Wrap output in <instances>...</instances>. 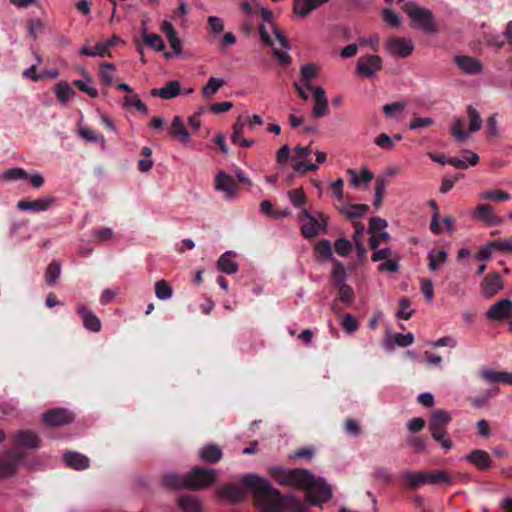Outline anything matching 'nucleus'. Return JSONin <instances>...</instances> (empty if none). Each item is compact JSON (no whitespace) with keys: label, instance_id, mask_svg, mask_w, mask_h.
Segmentation results:
<instances>
[{"label":"nucleus","instance_id":"nucleus-1","mask_svg":"<svg viewBox=\"0 0 512 512\" xmlns=\"http://www.w3.org/2000/svg\"><path fill=\"white\" fill-rule=\"evenodd\" d=\"M243 483L253 491V501L260 512H307L302 502L281 494L266 478L247 474Z\"/></svg>","mask_w":512,"mask_h":512},{"label":"nucleus","instance_id":"nucleus-2","mask_svg":"<svg viewBox=\"0 0 512 512\" xmlns=\"http://www.w3.org/2000/svg\"><path fill=\"white\" fill-rule=\"evenodd\" d=\"M269 474L281 485L305 490V502L310 505H319L329 501L332 497L330 485L323 478H316L308 470L271 467Z\"/></svg>","mask_w":512,"mask_h":512},{"label":"nucleus","instance_id":"nucleus-3","mask_svg":"<svg viewBox=\"0 0 512 512\" xmlns=\"http://www.w3.org/2000/svg\"><path fill=\"white\" fill-rule=\"evenodd\" d=\"M401 5L402 10L416 23L421 29L428 33H436L437 27L433 13L424 7H420L409 0H396Z\"/></svg>","mask_w":512,"mask_h":512},{"label":"nucleus","instance_id":"nucleus-4","mask_svg":"<svg viewBox=\"0 0 512 512\" xmlns=\"http://www.w3.org/2000/svg\"><path fill=\"white\" fill-rule=\"evenodd\" d=\"M406 485L410 489H417L419 486L423 484H452L453 480L450 474L447 471L439 470L434 473L426 472V471H417L412 472L406 470L402 474Z\"/></svg>","mask_w":512,"mask_h":512},{"label":"nucleus","instance_id":"nucleus-5","mask_svg":"<svg viewBox=\"0 0 512 512\" xmlns=\"http://www.w3.org/2000/svg\"><path fill=\"white\" fill-rule=\"evenodd\" d=\"M299 221L302 222L301 233L306 239H312L320 233H327L328 216L322 212L310 213L307 209H303L298 215Z\"/></svg>","mask_w":512,"mask_h":512},{"label":"nucleus","instance_id":"nucleus-6","mask_svg":"<svg viewBox=\"0 0 512 512\" xmlns=\"http://www.w3.org/2000/svg\"><path fill=\"white\" fill-rule=\"evenodd\" d=\"M217 473L213 469H207L201 466H195L186 473L188 490H202L211 486L216 481Z\"/></svg>","mask_w":512,"mask_h":512},{"label":"nucleus","instance_id":"nucleus-7","mask_svg":"<svg viewBox=\"0 0 512 512\" xmlns=\"http://www.w3.org/2000/svg\"><path fill=\"white\" fill-rule=\"evenodd\" d=\"M383 68V60L378 55L365 54L358 58L356 73L362 78H372Z\"/></svg>","mask_w":512,"mask_h":512},{"label":"nucleus","instance_id":"nucleus-8","mask_svg":"<svg viewBox=\"0 0 512 512\" xmlns=\"http://www.w3.org/2000/svg\"><path fill=\"white\" fill-rule=\"evenodd\" d=\"M22 459L23 455L21 453L11 451L0 455V477L8 478L13 476L17 472Z\"/></svg>","mask_w":512,"mask_h":512},{"label":"nucleus","instance_id":"nucleus-9","mask_svg":"<svg viewBox=\"0 0 512 512\" xmlns=\"http://www.w3.org/2000/svg\"><path fill=\"white\" fill-rule=\"evenodd\" d=\"M503 287L504 283L498 272L487 274L480 284L481 293L486 298L495 296Z\"/></svg>","mask_w":512,"mask_h":512},{"label":"nucleus","instance_id":"nucleus-10","mask_svg":"<svg viewBox=\"0 0 512 512\" xmlns=\"http://www.w3.org/2000/svg\"><path fill=\"white\" fill-rule=\"evenodd\" d=\"M73 420V414L65 408H55L43 414V421L48 426H63Z\"/></svg>","mask_w":512,"mask_h":512},{"label":"nucleus","instance_id":"nucleus-11","mask_svg":"<svg viewBox=\"0 0 512 512\" xmlns=\"http://www.w3.org/2000/svg\"><path fill=\"white\" fill-rule=\"evenodd\" d=\"M385 46L389 53L401 58L408 57L413 51V44L411 40L401 37H392L388 39Z\"/></svg>","mask_w":512,"mask_h":512},{"label":"nucleus","instance_id":"nucleus-12","mask_svg":"<svg viewBox=\"0 0 512 512\" xmlns=\"http://www.w3.org/2000/svg\"><path fill=\"white\" fill-rule=\"evenodd\" d=\"M232 172L235 174L237 181L234 180L232 175L226 174V200L232 199L237 195L239 184L251 185L250 179L238 167L234 166Z\"/></svg>","mask_w":512,"mask_h":512},{"label":"nucleus","instance_id":"nucleus-13","mask_svg":"<svg viewBox=\"0 0 512 512\" xmlns=\"http://www.w3.org/2000/svg\"><path fill=\"white\" fill-rule=\"evenodd\" d=\"M486 316L490 320L502 321L512 316V301L509 299H501L494 303L486 312Z\"/></svg>","mask_w":512,"mask_h":512},{"label":"nucleus","instance_id":"nucleus-14","mask_svg":"<svg viewBox=\"0 0 512 512\" xmlns=\"http://www.w3.org/2000/svg\"><path fill=\"white\" fill-rule=\"evenodd\" d=\"M457 67L465 74L477 75L482 72V63L473 57L459 55L454 59Z\"/></svg>","mask_w":512,"mask_h":512},{"label":"nucleus","instance_id":"nucleus-15","mask_svg":"<svg viewBox=\"0 0 512 512\" xmlns=\"http://www.w3.org/2000/svg\"><path fill=\"white\" fill-rule=\"evenodd\" d=\"M53 202L54 199L52 197L39 198L32 201L20 200L17 203V208L21 211L39 213L48 210Z\"/></svg>","mask_w":512,"mask_h":512},{"label":"nucleus","instance_id":"nucleus-16","mask_svg":"<svg viewBox=\"0 0 512 512\" xmlns=\"http://www.w3.org/2000/svg\"><path fill=\"white\" fill-rule=\"evenodd\" d=\"M330 0H294L293 12L300 18L307 17L312 11L318 9Z\"/></svg>","mask_w":512,"mask_h":512},{"label":"nucleus","instance_id":"nucleus-17","mask_svg":"<svg viewBox=\"0 0 512 512\" xmlns=\"http://www.w3.org/2000/svg\"><path fill=\"white\" fill-rule=\"evenodd\" d=\"M76 311L81 316L86 329L92 332H99L101 330L100 319L87 306L79 305Z\"/></svg>","mask_w":512,"mask_h":512},{"label":"nucleus","instance_id":"nucleus-18","mask_svg":"<svg viewBox=\"0 0 512 512\" xmlns=\"http://www.w3.org/2000/svg\"><path fill=\"white\" fill-rule=\"evenodd\" d=\"M451 422L450 414L442 409L435 410L429 419V431H446V426Z\"/></svg>","mask_w":512,"mask_h":512},{"label":"nucleus","instance_id":"nucleus-19","mask_svg":"<svg viewBox=\"0 0 512 512\" xmlns=\"http://www.w3.org/2000/svg\"><path fill=\"white\" fill-rule=\"evenodd\" d=\"M315 100L312 114L315 118H321L328 112V100L322 87H315L312 91Z\"/></svg>","mask_w":512,"mask_h":512},{"label":"nucleus","instance_id":"nucleus-20","mask_svg":"<svg viewBox=\"0 0 512 512\" xmlns=\"http://www.w3.org/2000/svg\"><path fill=\"white\" fill-rule=\"evenodd\" d=\"M480 376L483 380L489 383H504L512 385V372L508 371H496L493 369H482Z\"/></svg>","mask_w":512,"mask_h":512},{"label":"nucleus","instance_id":"nucleus-21","mask_svg":"<svg viewBox=\"0 0 512 512\" xmlns=\"http://www.w3.org/2000/svg\"><path fill=\"white\" fill-rule=\"evenodd\" d=\"M14 442L17 446L35 449L40 446L41 439L30 430L19 431L14 435Z\"/></svg>","mask_w":512,"mask_h":512},{"label":"nucleus","instance_id":"nucleus-22","mask_svg":"<svg viewBox=\"0 0 512 512\" xmlns=\"http://www.w3.org/2000/svg\"><path fill=\"white\" fill-rule=\"evenodd\" d=\"M162 485L172 490H188L186 474L181 475L175 472H169L162 476Z\"/></svg>","mask_w":512,"mask_h":512},{"label":"nucleus","instance_id":"nucleus-23","mask_svg":"<svg viewBox=\"0 0 512 512\" xmlns=\"http://www.w3.org/2000/svg\"><path fill=\"white\" fill-rule=\"evenodd\" d=\"M180 94V83L176 80L169 81L161 88H153L151 95L165 100L173 99Z\"/></svg>","mask_w":512,"mask_h":512},{"label":"nucleus","instance_id":"nucleus-24","mask_svg":"<svg viewBox=\"0 0 512 512\" xmlns=\"http://www.w3.org/2000/svg\"><path fill=\"white\" fill-rule=\"evenodd\" d=\"M63 459L67 466L75 470H84L90 465L89 458L78 452L68 451L64 454Z\"/></svg>","mask_w":512,"mask_h":512},{"label":"nucleus","instance_id":"nucleus-25","mask_svg":"<svg viewBox=\"0 0 512 512\" xmlns=\"http://www.w3.org/2000/svg\"><path fill=\"white\" fill-rule=\"evenodd\" d=\"M467 460L475 465L479 470H488L492 465L490 455L481 449L473 450L468 456Z\"/></svg>","mask_w":512,"mask_h":512},{"label":"nucleus","instance_id":"nucleus-26","mask_svg":"<svg viewBox=\"0 0 512 512\" xmlns=\"http://www.w3.org/2000/svg\"><path fill=\"white\" fill-rule=\"evenodd\" d=\"M177 503L182 512H203L202 503L196 496H180Z\"/></svg>","mask_w":512,"mask_h":512},{"label":"nucleus","instance_id":"nucleus-27","mask_svg":"<svg viewBox=\"0 0 512 512\" xmlns=\"http://www.w3.org/2000/svg\"><path fill=\"white\" fill-rule=\"evenodd\" d=\"M474 214L479 220L489 225H497L501 222V220L493 214V208L489 204L477 206Z\"/></svg>","mask_w":512,"mask_h":512},{"label":"nucleus","instance_id":"nucleus-28","mask_svg":"<svg viewBox=\"0 0 512 512\" xmlns=\"http://www.w3.org/2000/svg\"><path fill=\"white\" fill-rule=\"evenodd\" d=\"M245 476L241 479V486L239 485H232V484H226V500H232L235 502H240L245 499L246 497V491L245 489L250 490L252 493L253 491L246 487L243 483V479Z\"/></svg>","mask_w":512,"mask_h":512},{"label":"nucleus","instance_id":"nucleus-29","mask_svg":"<svg viewBox=\"0 0 512 512\" xmlns=\"http://www.w3.org/2000/svg\"><path fill=\"white\" fill-rule=\"evenodd\" d=\"M110 47H111V43L99 42L96 44V46L94 48H90L88 46H83L80 50V54L84 55V56H89V57H95V56L111 57V54L109 51Z\"/></svg>","mask_w":512,"mask_h":512},{"label":"nucleus","instance_id":"nucleus-30","mask_svg":"<svg viewBox=\"0 0 512 512\" xmlns=\"http://www.w3.org/2000/svg\"><path fill=\"white\" fill-rule=\"evenodd\" d=\"M301 82L306 89L313 91L315 87L312 86L311 80L318 74V68L315 64H305L300 68Z\"/></svg>","mask_w":512,"mask_h":512},{"label":"nucleus","instance_id":"nucleus-31","mask_svg":"<svg viewBox=\"0 0 512 512\" xmlns=\"http://www.w3.org/2000/svg\"><path fill=\"white\" fill-rule=\"evenodd\" d=\"M389 185V180H387L384 176L377 177L375 181V197L373 201V205L375 208H379L382 205L383 198L386 194V188Z\"/></svg>","mask_w":512,"mask_h":512},{"label":"nucleus","instance_id":"nucleus-32","mask_svg":"<svg viewBox=\"0 0 512 512\" xmlns=\"http://www.w3.org/2000/svg\"><path fill=\"white\" fill-rule=\"evenodd\" d=\"M200 457L204 462L215 463L221 459L222 451L216 445H207L201 450Z\"/></svg>","mask_w":512,"mask_h":512},{"label":"nucleus","instance_id":"nucleus-33","mask_svg":"<svg viewBox=\"0 0 512 512\" xmlns=\"http://www.w3.org/2000/svg\"><path fill=\"white\" fill-rule=\"evenodd\" d=\"M448 254L445 250H440L437 253L432 250L428 254V267L431 271H437L446 262Z\"/></svg>","mask_w":512,"mask_h":512},{"label":"nucleus","instance_id":"nucleus-34","mask_svg":"<svg viewBox=\"0 0 512 512\" xmlns=\"http://www.w3.org/2000/svg\"><path fill=\"white\" fill-rule=\"evenodd\" d=\"M170 133L173 136H179L180 141L183 143H186L190 137L188 130L184 126V124L179 116L174 117L172 124H171Z\"/></svg>","mask_w":512,"mask_h":512},{"label":"nucleus","instance_id":"nucleus-35","mask_svg":"<svg viewBox=\"0 0 512 512\" xmlns=\"http://www.w3.org/2000/svg\"><path fill=\"white\" fill-rule=\"evenodd\" d=\"M143 42L156 51H163L165 45L158 34H148L146 27L142 28Z\"/></svg>","mask_w":512,"mask_h":512},{"label":"nucleus","instance_id":"nucleus-36","mask_svg":"<svg viewBox=\"0 0 512 512\" xmlns=\"http://www.w3.org/2000/svg\"><path fill=\"white\" fill-rule=\"evenodd\" d=\"M314 249L318 253L320 260H335L333 259L332 246L329 240L322 239L318 241L315 244Z\"/></svg>","mask_w":512,"mask_h":512},{"label":"nucleus","instance_id":"nucleus-37","mask_svg":"<svg viewBox=\"0 0 512 512\" xmlns=\"http://www.w3.org/2000/svg\"><path fill=\"white\" fill-rule=\"evenodd\" d=\"M368 210L369 206L367 204H351L345 207L342 212L346 215L347 218L353 220L363 217Z\"/></svg>","mask_w":512,"mask_h":512},{"label":"nucleus","instance_id":"nucleus-38","mask_svg":"<svg viewBox=\"0 0 512 512\" xmlns=\"http://www.w3.org/2000/svg\"><path fill=\"white\" fill-rule=\"evenodd\" d=\"M466 152L470 155V157L467 159L468 163L463 159L453 157L448 159V164L461 170L467 169L468 165L475 166L479 161V156L471 151Z\"/></svg>","mask_w":512,"mask_h":512},{"label":"nucleus","instance_id":"nucleus-39","mask_svg":"<svg viewBox=\"0 0 512 512\" xmlns=\"http://www.w3.org/2000/svg\"><path fill=\"white\" fill-rule=\"evenodd\" d=\"M55 93L58 100L63 104H65L71 96L75 95V91L65 81L59 82L55 86Z\"/></svg>","mask_w":512,"mask_h":512},{"label":"nucleus","instance_id":"nucleus-40","mask_svg":"<svg viewBox=\"0 0 512 512\" xmlns=\"http://www.w3.org/2000/svg\"><path fill=\"white\" fill-rule=\"evenodd\" d=\"M333 262H334V266H333V269L331 272L333 284L335 286L344 284L347 279L346 269L340 261L334 260Z\"/></svg>","mask_w":512,"mask_h":512},{"label":"nucleus","instance_id":"nucleus-41","mask_svg":"<svg viewBox=\"0 0 512 512\" xmlns=\"http://www.w3.org/2000/svg\"><path fill=\"white\" fill-rule=\"evenodd\" d=\"M61 272V266L57 261H52L45 272V280L47 285L52 286L56 283Z\"/></svg>","mask_w":512,"mask_h":512},{"label":"nucleus","instance_id":"nucleus-42","mask_svg":"<svg viewBox=\"0 0 512 512\" xmlns=\"http://www.w3.org/2000/svg\"><path fill=\"white\" fill-rule=\"evenodd\" d=\"M155 295L160 300L172 297V288L166 280L162 279L155 283Z\"/></svg>","mask_w":512,"mask_h":512},{"label":"nucleus","instance_id":"nucleus-43","mask_svg":"<svg viewBox=\"0 0 512 512\" xmlns=\"http://www.w3.org/2000/svg\"><path fill=\"white\" fill-rule=\"evenodd\" d=\"M467 114L470 119L469 131L476 132V131L480 130V128L482 126V119H481L478 111L473 106L469 105L467 107Z\"/></svg>","mask_w":512,"mask_h":512},{"label":"nucleus","instance_id":"nucleus-44","mask_svg":"<svg viewBox=\"0 0 512 512\" xmlns=\"http://www.w3.org/2000/svg\"><path fill=\"white\" fill-rule=\"evenodd\" d=\"M2 178L6 181H16L19 179H28V173L23 169L19 167L11 168L6 170L2 174Z\"/></svg>","mask_w":512,"mask_h":512},{"label":"nucleus","instance_id":"nucleus-45","mask_svg":"<svg viewBox=\"0 0 512 512\" xmlns=\"http://www.w3.org/2000/svg\"><path fill=\"white\" fill-rule=\"evenodd\" d=\"M411 301L407 297H402L399 300V310L396 316L400 319L408 320L412 317L414 310H410Z\"/></svg>","mask_w":512,"mask_h":512},{"label":"nucleus","instance_id":"nucleus-46","mask_svg":"<svg viewBox=\"0 0 512 512\" xmlns=\"http://www.w3.org/2000/svg\"><path fill=\"white\" fill-rule=\"evenodd\" d=\"M224 84L223 79L210 78L207 84L203 87L202 93L206 98L212 97L217 90Z\"/></svg>","mask_w":512,"mask_h":512},{"label":"nucleus","instance_id":"nucleus-47","mask_svg":"<svg viewBox=\"0 0 512 512\" xmlns=\"http://www.w3.org/2000/svg\"><path fill=\"white\" fill-rule=\"evenodd\" d=\"M348 172L352 176L351 182L355 187H358L360 182L368 183L374 178L373 173L367 169H363L360 175L351 169Z\"/></svg>","mask_w":512,"mask_h":512},{"label":"nucleus","instance_id":"nucleus-48","mask_svg":"<svg viewBox=\"0 0 512 512\" xmlns=\"http://www.w3.org/2000/svg\"><path fill=\"white\" fill-rule=\"evenodd\" d=\"M339 300L346 304H351L354 299V291L352 287L346 283L337 285Z\"/></svg>","mask_w":512,"mask_h":512},{"label":"nucleus","instance_id":"nucleus-49","mask_svg":"<svg viewBox=\"0 0 512 512\" xmlns=\"http://www.w3.org/2000/svg\"><path fill=\"white\" fill-rule=\"evenodd\" d=\"M480 197L490 201H505L510 199V195L502 190H488L483 192Z\"/></svg>","mask_w":512,"mask_h":512},{"label":"nucleus","instance_id":"nucleus-50","mask_svg":"<svg viewBox=\"0 0 512 512\" xmlns=\"http://www.w3.org/2000/svg\"><path fill=\"white\" fill-rule=\"evenodd\" d=\"M123 104L125 107H135L138 111L142 113H148V108L146 104L141 99H139L137 95L125 96Z\"/></svg>","mask_w":512,"mask_h":512},{"label":"nucleus","instance_id":"nucleus-51","mask_svg":"<svg viewBox=\"0 0 512 512\" xmlns=\"http://www.w3.org/2000/svg\"><path fill=\"white\" fill-rule=\"evenodd\" d=\"M341 325L343 330L348 334L354 333L359 328L357 319L351 314H346L344 316Z\"/></svg>","mask_w":512,"mask_h":512},{"label":"nucleus","instance_id":"nucleus-52","mask_svg":"<svg viewBox=\"0 0 512 512\" xmlns=\"http://www.w3.org/2000/svg\"><path fill=\"white\" fill-rule=\"evenodd\" d=\"M464 121L457 119L451 127V133L458 141H465L468 138V134L463 130Z\"/></svg>","mask_w":512,"mask_h":512},{"label":"nucleus","instance_id":"nucleus-53","mask_svg":"<svg viewBox=\"0 0 512 512\" xmlns=\"http://www.w3.org/2000/svg\"><path fill=\"white\" fill-rule=\"evenodd\" d=\"M334 248L338 255L347 256L352 249V244L349 240L345 238H339L336 240Z\"/></svg>","mask_w":512,"mask_h":512},{"label":"nucleus","instance_id":"nucleus-54","mask_svg":"<svg viewBox=\"0 0 512 512\" xmlns=\"http://www.w3.org/2000/svg\"><path fill=\"white\" fill-rule=\"evenodd\" d=\"M288 196L295 207H301L306 203V196L301 189L290 190Z\"/></svg>","mask_w":512,"mask_h":512},{"label":"nucleus","instance_id":"nucleus-55","mask_svg":"<svg viewBox=\"0 0 512 512\" xmlns=\"http://www.w3.org/2000/svg\"><path fill=\"white\" fill-rule=\"evenodd\" d=\"M382 17H383L384 21L387 24H389L391 27H398L401 24V21H400V18L398 16V14H396L391 9H388V8L383 9Z\"/></svg>","mask_w":512,"mask_h":512},{"label":"nucleus","instance_id":"nucleus-56","mask_svg":"<svg viewBox=\"0 0 512 512\" xmlns=\"http://www.w3.org/2000/svg\"><path fill=\"white\" fill-rule=\"evenodd\" d=\"M92 235L96 242H106L112 238L113 230L107 227L95 229L93 230Z\"/></svg>","mask_w":512,"mask_h":512},{"label":"nucleus","instance_id":"nucleus-57","mask_svg":"<svg viewBox=\"0 0 512 512\" xmlns=\"http://www.w3.org/2000/svg\"><path fill=\"white\" fill-rule=\"evenodd\" d=\"M492 250H499L503 252H511L512 251V240L511 239H501L489 242Z\"/></svg>","mask_w":512,"mask_h":512},{"label":"nucleus","instance_id":"nucleus-58","mask_svg":"<svg viewBox=\"0 0 512 512\" xmlns=\"http://www.w3.org/2000/svg\"><path fill=\"white\" fill-rule=\"evenodd\" d=\"M433 124H434V120L430 117H426V118L416 117L410 122L409 128L411 130H418L420 128L432 126Z\"/></svg>","mask_w":512,"mask_h":512},{"label":"nucleus","instance_id":"nucleus-59","mask_svg":"<svg viewBox=\"0 0 512 512\" xmlns=\"http://www.w3.org/2000/svg\"><path fill=\"white\" fill-rule=\"evenodd\" d=\"M375 144L382 149L391 150L394 148L395 144L391 137L386 133H381L376 139Z\"/></svg>","mask_w":512,"mask_h":512},{"label":"nucleus","instance_id":"nucleus-60","mask_svg":"<svg viewBox=\"0 0 512 512\" xmlns=\"http://www.w3.org/2000/svg\"><path fill=\"white\" fill-rule=\"evenodd\" d=\"M420 290L423 293L424 297L427 299V301H431L434 297V288L433 283L430 279H422L421 280V286Z\"/></svg>","mask_w":512,"mask_h":512},{"label":"nucleus","instance_id":"nucleus-61","mask_svg":"<svg viewBox=\"0 0 512 512\" xmlns=\"http://www.w3.org/2000/svg\"><path fill=\"white\" fill-rule=\"evenodd\" d=\"M432 438L438 442L445 450H449L452 448V441L450 439L444 438L447 434V431H439V432H430Z\"/></svg>","mask_w":512,"mask_h":512},{"label":"nucleus","instance_id":"nucleus-62","mask_svg":"<svg viewBox=\"0 0 512 512\" xmlns=\"http://www.w3.org/2000/svg\"><path fill=\"white\" fill-rule=\"evenodd\" d=\"M405 108L402 102H393L383 106V112L387 117H393L396 112H401Z\"/></svg>","mask_w":512,"mask_h":512},{"label":"nucleus","instance_id":"nucleus-63","mask_svg":"<svg viewBox=\"0 0 512 512\" xmlns=\"http://www.w3.org/2000/svg\"><path fill=\"white\" fill-rule=\"evenodd\" d=\"M394 341L400 347H407L414 342V336L412 333H396L394 335Z\"/></svg>","mask_w":512,"mask_h":512},{"label":"nucleus","instance_id":"nucleus-64","mask_svg":"<svg viewBox=\"0 0 512 512\" xmlns=\"http://www.w3.org/2000/svg\"><path fill=\"white\" fill-rule=\"evenodd\" d=\"M409 444L413 447L415 452H425L427 447V439L422 437H410Z\"/></svg>","mask_w":512,"mask_h":512}]
</instances>
